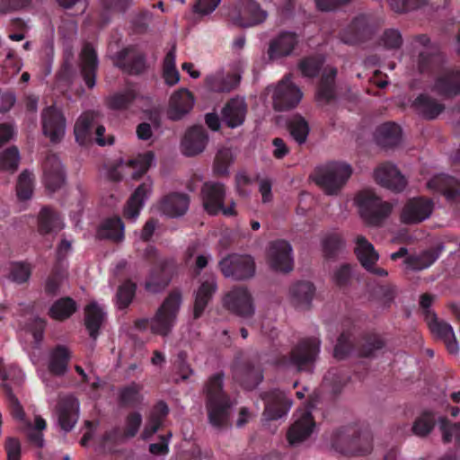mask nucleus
I'll list each match as a JSON object with an SVG mask.
<instances>
[{
  "label": "nucleus",
  "instance_id": "33",
  "mask_svg": "<svg viewBox=\"0 0 460 460\" xmlns=\"http://www.w3.org/2000/svg\"><path fill=\"white\" fill-rule=\"evenodd\" d=\"M246 115V104L243 98L232 99L223 111V118L230 128L243 124Z\"/></svg>",
  "mask_w": 460,
  "mask_h": 460
},
{
  "label": "nucleus",
  "instance_id": "37",
  "mask_svg": "<svg viewBox=\"0 0 460 460\" xmlns=\"http://www.w3.org/2000/svg\"><path fill=\"white\" fill-rule=\"evenodd\" d=\"M314 288L310 282H299L293 285L289 290V299L294 306L306 308L314 296Z\"/></svg>",
  "mask_w": 460,
  "mask_h": 460
},
{
  "label": "nucleus",
  "instance_id": "51",
  "mask_svg": "<svg viewBox=\"0 0 460 460\" xmlns=\"http://www.w3.org/2000/svg\"><path fill=\"white\" fill-rule=\"evenodd\" d=\"M401 135V128L392 122L384 123L376 129V138L384 146H394L397 144Z\"/></svg>",
  "mask_w": 460,
  "mask_h": 460
},
{
  "label": "nucleus",
  "instance_id": "27",
  "mask_svg": "<svg viewBox=\"0 0 460 460\" xmlns=\"http://www.w3.org/2000/svg\"><path fill=\"white\" fill-rule=\"evenodd\" d=\"M427 185L429 189L442 192L450 201L460 199V180L456 178L439 174L429 180Z\"/></svg>",
  "mask_w": 460,
  "mask_h": 460
},
{
  "label": "nucleus",
  "instance_id": "44",
  "mask_svg": "<svg viewBox=\"0 0 460 460\" xmlns=\"http://www.w3.org/2000/svg\"><path fill=\"white\" fill-rule=\"evenodd\" d=\"M64 226L59 216L49 208H44L39 214V231L41 234H51L60 231Z\"/></svg>",
  "mask_w": 460,
  "mask_h": 460
},
{
  "label": "nucleus",
  "instance_id": "32",
  "mask_svg": "<svg viewBox=\"0 0 460 460\" xmlns=\"http://www.w3.org/2000/svg\"><path fill=\"white\" fill-rule=\"evenodd\" d=\"M429 326L431 332L445 342L450 353H456L458 351V343L453 328L449 323L438 321L436 315L432 314L431 319L429 320Z\"/></svg>",
  "mask_w": 460,
  "mask_h": 460
},
{
  "label": "nucleus",
  "instance_id": "54",
  "mask_svg": "<svg viewBox=\"0 0 460 460\" xmlns=\"http://www.w3.org/2000/svg\"><path fill=\"white\" fill-rule=\"evenodd\" d=\"M438 253L426 251L420 254L413 255L405 260L406 267L413 270H421L429 268L438 259Z\"/></svg>",
  "mask_w": 460,
  "mask_h": 460
},
{
  "label": "nucleus",
  "instance_id": "45",
  "mask_svg": "<svg viewBox=\"0 0 460 460\" xmlns=\"http://www.w3.org/2000/svg\"><path fill=\"white\" fill-rule=\"evenodd\" d=\"M168 407L163 402H159L152 410L149 420L142 432L143 439H148L153 436L160 428L164 419L168 414Z\"/></svg>",
  "mask_w": 460,
  "mask_h": 460
},
{
  "label": "nucleus",
  "instance_id": "28",
  "mask_svg": "<svg viewBox=\"0 0 460 460\" xmlns=\"http://www.w3.org/2000/svg\"><path fill=\"white\" fill-rule=\"evenodd\" d=\"M154 162V154L152 152H146L137 155L134 159L120 162L118 170L119 172L130 174L132 179H137L150 168Z\"/></svg>",
  "mask_w": 460,
  "mask_h": 460
},
{
  "label": "nucleus",
  "instance_id": "53",
  "mask_svg": "<svg viewBox=\"0 0 460 460\" xmlns=\"http://www.w3.org/2000/svg\"><path fill=\"white\" fill-rule=\"evenodd\" d=\"M237 378L245 389H252L261 382L263 376L259 367L247 366L240 370Z\"/></svg>",
  "mask_w": 460,
  "mask_h": 460
},
{
  "label": "nucleus",
  "instance_id": "2",
  "mask_svg": "<svg viewBox=\"0 0 460 460\" xmlns=\"http://www.w3.org/2000/svg\"><path fill=\"white\" fill-rule=\"evenodd\" d=\"M222 388L223 376L221 374L211 376L205 386L208 420L215 428H222L226 425L230 408L234 404L224 394Z\"/></svg>",
  "mask_w": 460,
  "mask_h": 460
},
{
  "label": "nucleus",
  "instance_id": "34",
  "mask_svg": "<svg viewBox=\"0 0 460 460\" xmlns=\"http://www.w3.org/2000/svg\"><path fill=\"white\" fill-rule=\"evenodd\" d=\"M104 308L96 302L90 303L84 309V323L93 339H96L98 330L105 320Z\"/></svg>",
  "mask_w": 460,
  "mask_h": 460
},
{
  "label": "nucleus",
  "instance_id": "29",
  "mask_svg": "<svg viewBox=\"0 0 460 460\" xmlns=\"http://www.w3.org/2000/svg\"><path fill=\"white\" fill-rule=\"evenodd\" d=\"M80 66L85 84L89 88L95 85V71L98 66L97 56L90 44H85L80 56Z\"/></svg>",
  "mask_w": 460,
  "mask_h": 460
},
{
  "label": "nucleus",
  "instance_id": "59",
  "mask_svg": "<svg viewBox=\"0 0 460 460\" xmlns=\"http://www.w3.org/2000/svg\"><path fill=\"white\" fill-rule=\"evenodd\" d=\"M142 386L138 384L132 383L122 389L120 393V399L123 403L134 405L142 400L141 394Z\"/></svg>",
  "mask_w": 460,
  "mask_h": 460
},
{
  "label": "nucleus",
  "instance_id": "12",
  "mask_svg": "<svg viewBox=\"0 0 460 460\" xmlns=\"http://www.w3.org/2000/svg\"><path fill=\"white\" fill-rule=\"evenodd\" d=\"M224 304L230 311L243 319L251 318L255 312L252 296L244 288H236L228 292Z\"/></svg>",
  "mask_w": 460,
  "mask_h": 460
},
{
  "label": "nucleus",
  "instance_id": "62",
  "mask_svg": "<svg viewBox=\"0 0 460 460\" xmlns=\"http://www.w3.org/2000/svg\"><path fill=\"white\" fill-rule=\"evenodd\" d=\"M323 62V58L319 57L305 58L300 62L299 68L303 75L313 77L318 73Z\"/></svg>",
  "mask_w": 460,
  "mask_h": 460
},
{
  "label": "nucleus",
  "instance_id": "4",
  "mask_svg": "<svg viewBox=\"0 0 460 460\" xmlns=\"http://www.w3.org/2000/svg\"><path fill=\"white\" fill-rule=\"evenodd\" d=\"M105 128L100 124L99 114L94 111L82 113L75 121L74 133L75 140L80 145L95 141L99 146L111 145L113 138L102 137Z\"/></svg>",
  "mask_w": 460,
  "mask_h": 460
},
{
  "label": "nucleus",
  "instance_id": "55",
  "mask_svg": "<svg viewBox=\"0 0 460 460\" xmlns=\"http://www.w3.org/2000/svg\"><path fill=\"white\" fill-rule=\"evenodd\" d=\"M435 422V415L431 411H424L413 422L411 432L418 437H425L431 432Z\"/></svg>",
  "mask_w": 460,
  "mask_h": 460
},
{
  "label": "nucleus",
  "instance_id": "38",
  "mask_svg": "<svg viewBox=\"0 0 460 460\" xmlns=\"http://www.w3.org/2000/svg\"><path fill=\"white\" fill-rule=\"evenodd\" d=\"M117 65L128 73L138 74L145 68V59L134 49H125L119 53Z\"/></svg>",
  "mask_w": 460,
  "mask_h": 460
},
{
  "label": "nucleus",
  "instance_id": "25",
  "mask_svg": "<svg viewBox=\"0 0 460 460\" xmlns=\"http://www.w3.org/2000/svg\"><path fill=\"white\" fill-rule=\"evenodd\" d=\"M189 197L183 193H171L157 204V210L170 217L184 215L189 208Z\"/></svg>",
  "mask_w": 460,
  "mask_h": 460
},
{
  "label": "nucleus",
  "instance_id": "6",
  "mask_svg": "<svg viewBox=\"0 0 460 460\" xmlns=\"http://www.w3.org/2000/svg\"><path fill=\"white\" fill-rule=\"evenodd\" d=\"M271 93L273 107L277 111H288L296 107L303 98L301 89L292 82L290 76H286L276 85L267 88Z\"/></svg>",
  "mask_w": 460,
  "mask_h": 460
},
{
  "label": "nucleus",
  "instance_id": "49",
  "mask_svg": "<svg viewBox=\"0 0 460 460\" xmlns=\"http://www.w3.org/2000/svg\"><path fill=\"white\" fill-rule=\"evenodd\" d=\"M415 110L426 119L436 118L443 110V106L425 94H420L413 102Z\"/></svg>",
  "mask_w": 460,
  "mask_h": 460
},
{
  "label": "nucleus",
  "instance_id": "61",
  "mask_svg": "<svg viewBox=\"0 0 460 460\" xmlns=\"http://www.w3.org/2000/svg\"><path fill=\"white\" fill-rule=\"evenodd\" d=\"M438 424L442 431L444 440L450 441L455 438L460 448V423L457 425H451L446 419L441 418L438 420Z\"/></svg>",
  "mask_w": 460,
  "mask_h": 460
},
{
  "label": "nucleus",
  "instance_id": "17",
  "mask_svg": "<svg viewBox=\"0 0 460 460\" xmlns=\"http://www.w3.org/2000/svg\"><path fill=\"white\" fill-rule=\"evenodd\" d=\"M153 190V181L146 179L132 193L123 211L125 218L136 221Z\"/></svg>",
  "mask_w": 460,
  "mask_h": 460
},
{
  "label": "nucleus",
  "instance_id": "52",
  "mask_svg": "<svg viewBox=\"0 0 460 460\" xmlns=\"http://www.w3.org/2000/svg\"><path fill=\"white\" fill-rule=\"evenodd\" d=\"M288 129L293 139L299 145L304 144L310 132V128L304 117L294 115L288 121Z\"/></svg>",
  "mask_w": 460,
  "mask_h": 460
},
{
  "label": "nucleus",
  "instance_id": "20",
  "mask_svg": "<svg viewBox=\"0 0 460 460\" xmlns=\"http://www.w3.org/2000/svg\"><path fill=\"white\" fill-rule=\"evenodd\" d=\"M232 21L242 27H250L265 21L267 13L253 2L247 1L242 4L238 9L231 12Z\"/></svg>",
  "mask_w": 460,
  "mask_h": 460
},
{
  "label": "nucleus",
  "instance_id": "8",
  "mask_svg": "<svg viewBox=\"0 0 460 460\" xmlns=\"http://www.w3.org/2000/svg\"><path fill=\"white\" fill-rule=\"evenodd\" d=\"M320 351V341L316 338L303 341L291 352V357L280 364L285 367H291L296 370H307L314 361Z\"/></svg>",
  "mask_w": 460,
  "mask_h": 460
},
{
  "label": "nucleus",
  "instance_id": "40",
  "mask_svg": "<svg viewBox=\"0 0 460 460\" xmlns=\"http://www.w3.org/2000/svg\"><path fill=\"white\" fill-rule=\"evenodd\" d=\"M71 352L67 347L58 345L49 355V369L55 375H63L67 369Z\"/></svg>",
  "mask_w": 460,
  "mask_h": 460
},
{
  "label": "nucleus",
  "instance_id": "18",
  "mask_svg": "<svg viewBox=\"0 0 460 460\" xmlns=\"http://www.w3.org/2000/svg\"><path fill=\"white\" fill-rule=\"evenodd\" d=\"M376 181L387 189L402 191L406 186L404 176L392 164H380L374 172Z\"/></svg>",
  "mask_w": 460,
  "mask_h": 460
},
{
  "label": "nucleus",
  "instance_id": "11",
  "mask_svg": "<svg viewBox=\"0 0 460 460\" xmlns=\"http://www.w3.org/2000/svg\"><path fill=\"white\" fill-rule=\"evenodd\" d=\"M46 322L40 317H31L21 331L23 349L32 358L35 349H39L44 337Z\"/></svg>",
  "mask_w": 460,
  "mask_h": 460
},
{
  "label": "nucleus",
  "instance_id": "64",
  "mask_svg": "<svg viewBox=\"0 0 460 460\" xmlns=\"http://www.w3.org/2000/svg\"><path fill=\"white\" fill-rule=\"evenodd\" d=\"M7 455V460H21L22 446L19 439L15 438H7L4 445Z\"/></svg>",
  "mask_w": 460,
  "mask_h": 460
},
{
  "label": "nucleus",
  "instance_id": "42",
  "mask_svg": "<svg viewBox=\"0 0 460 460\" xmlns=\"http://www.w3.org/2000/svg\"><path fill=\"white\" fill-rule=\"evenodd\" d=\"M98 236L114 242L122 241L124 238V224L122 220L118 217L105 219L98 229Z\"/></svg>",
  "mask_w": 460,
  "mask_h": 460
},
{
  "label": "nucleus",
  "instance_id": "56",
  "mask_svg": "<svg viewBox=\"0 0 460 460\" xmlns=\"http://www.w3.org/2000/svg\"><path fill=\"white\" fill-rule=\"evenodd\" d=\"M33 178L32 174L28 171L22 172L18 179L16 186V194L20 201L30 199L33 193Z\"/></svg>",
  "mask_w": 460,
  "mask_h": 460
},
{
  "label": "nucleus",
  "instance_id": "22",
  "mask_svg": "<svg viewBox=\"0 0 460 460\" xmlns=\"http://www.w3.org/2000/svg\"><path fill=\"white\" fill-rule=\"evenodd\" d=\"M43 181L46 188L54 192L65 183V172L58 157L54 155L48 156L43 164Z\"/></svg>",
  "mask_w": 460,
  "mask_h": 460
},
{
  "label": "nucleus",
  "instance_id": "35",
  "mask_svg": "<svg viewBox=\"0 0 460 460\" xmlns=\"http://www.w3.org/2000/svg\"><path fill=\"white\" fill-rule=\"evenodd\" d=\"M33 266L31 262L19 261H12L5 267L6 278L16 285H23L30 281Z\"/></svg>",
  "mask_w": 460,
  "mask_h": 460
},
{
  "label": "nucleus",
  "instance_id": "31",
  "mask_svg": "<svg viewBox=\"0 0 460 460\" xmlns=\"http://www.w3.org/2000/svg\"><path fill=\"white\" fill-rule=\"evenodd\" d=\"M354 251L361 265L370 270L378 261L379 255L373 244L363 235H357L354 239Z\"/></svg>",
  "mask_w": 460,
  "mask_h": 460
},
{
  "label": "nucleus",
  "instance_id": "63",
  "mask_svg": "<svg viewBox=\"0 0 460 460\" xmlns=\"http://www.w3.org/2000/svg\"><path fill=\"white\" fill-rule=\"evenodd\" d=\"M381 43L386 49H398L402 43V38L399 31L389 29L384 32L381 38Z\"/></svg>",
  "mask_w": 460,
  "mask_h": 460
},
{
  "label": "nucleus",
  "instance_id": "50",
  "mask_svg": "<svg viewBox=\"0 0 460 460\" xmlns=\"http://www.w3.org/2000/svg\"><path fill=\"white\" fill-rule=\"evenodd\" d=\"M76 303L69 298H61L56 301L49 308V316L58 321H64L70 317L76 310Z\"/></svg>",
  "mask_w": 460,
  "mask_h": 460
},
{
  "label": "nucleus",
  "instance_id": "3",
  "mask_svg": "<svg viewBox=\"0 0 460 460\" xmlns=\"http://www.w3.org/2000/svg\"><path fill=\"white\" fill-rule=\"evenodd\" d=\"M354 204L361 218L370 225L380 224L393 209L391 203L382 200L371 190L359 191L354 199Z\"/></svg>",
  "mask_w": 460,
  "mask_h": 460
},
{
  "label": "nucleus",
  "instance_id": "19",
  "mask_svg": "<svg viewBox=\"0 0 460 460\" xmlns=\"http://www.w3.org/2000/svg\"><path fill=\"white\" fill-rule=\"evenodd\" d=\"M195 100L192 93L181 88L172 94L167 108V117L172 120L181 119L193 108Z\"/></svg>",
  "mask_w": 460,
  "mask_h": 460
},
{
  "label": "nucleus",
  "instance_id": "58",
  "mask_svg": "<svg viewBox=\"0 0 460 460\" xmlns=\"http://www.w3.org/2000/svg\"><path fill=\"white\" fill-rule=\"evenodd\" d=\"M135 284L130 281H126L119 286L116 296L119 308H125L131 303L135 296Z\"/></svg>",
  "mask_w": 460,
  "mask_h": 460
},
{
  "label": "nucleus",
  "instance_id": "21",
  "mask_svg": "<svg viewBox=\"0 0 460 460\" xmlns=\"http://www.w3.org/2000/svg\"><path fill=\"white\" fill-rule=\"evenodd\" d=\"M208 141V134L202 127H192L189 128L181 143V148L183 155L194 156L202 153Z\"/></svg>",
  "mask_w": 460,
  "mask_h": 460
},
{
  "label": "nucleus",
  "instance_id": "10",
  "mask_svg": "<svg viewBox=\"0 0 460 460\" xmlns=\"http://www.w3.org/2000/svg\"><path fill=\"white\" fill-rule=\"evenodd\" d=\"M267 261L275 271L288 272L292 270L294 259L291 245L284 240L270 243L267 252Z\"/></svg>",
  "mask_w": 460,
  "mask_h": 460
},
{
  "label": "nucleus",
  "instance_id": "30",
  "mask_svg": "<svg viewBox=\"0 0 460 460\" xmlns=\"http://www.w3.org/2000/svg\"><path fill=\"white\" fill-rule=\"evenodd\" d=\"M217 290L214 276H208L202 279L195 293L194 317L199 318L203 314L207 305Z\"/></svg>",
  "mask_w": 460,
  "mask_h": 460
},
{
  "label": "nucleus",
  "instance_id": "48",
  "mask_svg": "<svg viewBox=\"0 0 460 460\" xmlns=\"http://www.w3.org/2000/svg\"><path fill=\"white\" fill-rule=\"evenodd\" d=\"M137 98V92L135 86H128L125 90L111 95L107 103L112 110L127 109Z\"/></svg>",
  "mask_w": 460,
  "mask_h": 460
},
{
  "label": "nucleus",
  "instance_id": "43",
  "mask_svg": "<svg viewBox=\"0 0 460 460\" xmlns=\"http://www.w3.org/2000/svg\"><path fill=\"white\" fill-rule=\"evenodd\" d=\"M0 378L4 383V386L10 393L12 386L20 385L25 378L23 371L15 364L9 363L4 365L0 359Z\"/></svg>",
  "mask_w": 460,
  "mask_h": 460
},
{
  "label": "nucleus",
  "instance_id": "36",
  "mask_svg": "<svg viewBox=\"0 0 460 460\" xmlns=\"http://www.w3.org/2000/svg\"><path fill=\"white\" fill-rule=\"evenodd\" d=\"M238 82V76L226 75L222 70L216 71L206 77L207 87L212 92H229Z\"/></svg>",
  "mask_w": 460,
  "mask_h": 460
},
{
  "label": "nucleus",
  "instance_id": "24",
  "mask_svg": "<svg viewBox=\"0 0 460 460\" xmlns=\"http://www.w3.org/2000/svg\"><path fill=\"white\" fill-rule=\"evenodd\" d=\"M79 402L76 398L69 395L61 399L58 411V423L61 429L70 431L78 420Z\"/></svg>",
  "mask_w": 460,
  "mask_h": 460
},
{
  "label": "nucleus",
  "instance_id": "26",
  "mask_svg": "<svg viewBox=\"0 0 460 460\" xmlns=\"http://www.w3.org/2000/svg\"><path fill=\"white\" fill-rule=\"evenodd\" d=\"M372 28L365 15L356 17L341 33V40L346 44H355L369 35Z\"/></svg>",
  "mask_w": 460,
  "mask_h": 460
},
{
  "label": "nucleus",
  "instance_id": "60",
  "mask_svg": "<svg viewBox=\"0 0 460 460\" xmlns=\"http://www.w3.org/2000/svg\"><path fill=\"white\" fill-rule=\"evenodd\" d=\"M233 153L228 148L220 149L215 159V172L218 174H226L228 172V167L233 162Z\"/></svg>",
  "mask_w": 460,
  "mask_h": 460
},
{
  "label": "nucleus",
  "instance_id": "23",
  "mask_svg": "<svg viewBox=\"0 0 460 460\" xmlns=\"http://www.w3.org/2000/svg\"><path fill=\"white\" fill-rule=\"evenodd\" d=\"M265 402L264 418L267 420L280 419L291 408V402L280 391H273L263 397Z\"/></svg>",
  "mask_w": 460,
  "mask_h": 460
},
{
  "label": "nucleus",
  "instance_id": "9",
  "mask_svg": "<svg viewBox=\"0 0 460 460\" xmlns=\"http://www.w3.org/2000/svg\"><path fill=\"white\" fill-rule=\"evenodd\" d=\"M219 266L225 277L236 280L251 278L255 272L254 261L249 255H229L221 260Z\"/></svg>",
  "mask_w": 460,
  "mask_h": 460
},
{
  "label": "nucleus",
  "instance_id": "46",
  "mask_svg": "<svg viewBox=\"0 0 460 460\" xmlns=\"http://www.w3.org/2000/svg\"><path fill=\"white\" fill-rule=\"evenodd\" d=\"M46 420L40 415L34 417L33 424L29 421H23L22 431L26 434L29 440L39 447L44 446L43 430L46 429Z\"/></svg>",
  "mask_w": 460,
  "mask_h": 460
},
{
  "label": "nucleus",
  "instance_id": "41",
  "mask_svg": "<svg viewBox=\"0 0 460 460\" xmlns=\"http://www.w3.org/2000/svg\"><path fill=\"white\" fill-rule=\"evenodd\" d=\"M337 71L332 66L323 68L321 83L317 90L316 98L321 103H326L334 97L333 82Z\"/></svg>",
  "mask_w": 460,
  "mask_h": 460
},
{
  "label": "nucleus",
  "instance_id": "57",
  "mask_svg": "<svg viewBox=\"0 0 460 460\" xmlns=\"http://www.w3.org/2000/svg\"><path fill=\"white\" fill-rule=\"evenodd\" d=\"M20 162L19 151L12 146L0 153V170L13 172Z\"/></svg>",
  "mask_w": 460,
  "mask_h": 460
},
{
  "label": "nucleus",
  "instance_id": "39",
  "mask_svg": "<svg viewBox=\"0 0 460 460\" xmlns=\"http://www.w3.org/2000/svg\"><path fill=\"white\" fill-rule=\"evenodd\" d=\"M441 95L451 97L460 93V73L446 72L438 78L434 86Z\"/></svg>",
  "mask_w": 460,
  "mask_h": 460
},
{
  "label": "nucleus",
  "instance_id": "14",
  "mask_svg": "<svg viewBox=\"0 0 460 460\" xmlns=\"http://www.w3.org/2000/svg\"><path fill=\"white\" fill-rule=\"evenodd\" d=\"M299 43V37L293 31H281L272 38L269 44L268 56L276 60L291 56Z\"/></svg>",
  "mask_w": 460,
  "mask_h": 460
},
{
  "label": "nucleus",
  "instance_id": "7",
  "mask_svg": "<svg viewBox=\"0 0 460 460\" xmlns=\"http://www.w3.org/2000/svg\"><path fill=\"white\" fill-rule=\"evenodd\" d=\"M226 196V190L222 183L208 181L204 183L201 189V197L204 209L209 215H217L221 212L226 217L235 214V203L231 201L230 206L225 207L223 201Z\"/></svg>",
  "mask_w": 460,
  "mask_h": 460
},
{
  "label": "nucleus",
  "instance_id": "5",
  "mask_svg": "<svg viewBox=\"0 0 460 460\" xmlns=\"http://www.w3.org/2000/svg\"><path fill=\"white\" fill-rule=\"evenodd\" d=\"M351 166L345 162H332L320 168L314 181L326 193L336 194L351 176Z\"/></svg>",
  "mask_w": 460,
  "mask_h": 460
},
{
  "label": "nucleus",
  "instance_id": "47",
  "mask_svg": "<svg viewBox=\"0 0 460 460\" xmlns=\"http://www.w3.org/2000/svg\"><path fill=\"white\" fill-rule=\"evenodd\" d=\"M163 77L168 85H174L180 81V73L176 67V49L173 45L164 57L163 63Z\"/></svg>",
  "mask_w": 460,
  "mask_h": 460
},
{
  "label": "nucleus",
  "instance_id": "16",
  "mask_svg": "<svg viewBox=\"0 0 460 460\" xmlns=\"http://www.w3.org/2000/svg\"><path fill=\"white\" fill-rule=\"evenodd\" d=\"M42 130L50 141L58 142L65 135L66 120L61 111L55 106L43 110L41 115Z\"/></svg>",
  "mask_w": 460,
  "mask_h": 460
},
{
  "label": "nucleus",
  "instance_id": "13",
  "mask_svg": "<svg viewBox=\"0 0 460 460\" xmlns=\"http://www.w3.org/2000/svg\"><path fill=\"white\" fill-rule=\"evenodd\" d=\"M294 417L295 420L288 430V439L291 445H297L311 436L315 423L307 408L296 411Z\"/></svg>",
  "mask_w": 460,
  "mask_h": 460
},
{
  "label": "nucleus",
  "instance_id": "1",
  "mask_svg": "<svg viewBox=\"0 0 460 460\" xmlns=\"http://www.w3.org/2000/svg\"><path fill=\"white\" fill-rule=\"evenodd\" d=\"M181 305V293L173 291L164 299L154 317L138 320L136 325L140 330H150L154 334L165 337L176 323Z\"/></svg>",
  "mask_w": 460,
  "mask_h": 460
},
{
  "label": "nucleus",
  "instance_id": "15",
  "mask_svg": "<svg viewBox=\"0 0 460 460\" xmlns=\"http://www.w3.org/2000/svg\"><path fill=\"white\" fill-rule=\"evenodd\" d=\"M433 208V201L429 199H411L402 208L401 219L406 224L422 222L430 217Z\"/></svg>",
  "mask_w": 460,
  "mask_h": 460
}]
</instances>
